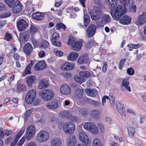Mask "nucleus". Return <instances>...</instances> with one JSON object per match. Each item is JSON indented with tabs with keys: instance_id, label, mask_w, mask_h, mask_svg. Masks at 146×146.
I'll list each match as a JSON object with an SVG mask.
<instances>
[{
	"instance_id": "dca6fc26",
	"label": "nucleus",
	"mask_w": 146,
	"mask_h": 146,
	"mask_svg": "<svg viewBox=\"0 0 146 146\" xmlns=\"http://www.w3.org/2000/svg\"><path fill=\"white\" fill-rule=\"evenodd\" d=\"M119 19V22L121 23L128 25L131 23V19L130 17L126 15H122Z\"/></svg>"
},
{
	"instance_id": "423d86ee",
	"label": "nucleus",
	"mask_w": 146,
	"mask_h": 146,
	"mask_svg": "<svg viewBox=\"0 0 146 146\" xmlns=\"http://www.w3.org/2000/svg\"><path fill=\"white\" fill-rule=\"evenodd\" d=\"M36 96V91L32 90H29L26 95L25 100L26 102L28 104H31L34 100Z\"/></svg>"
},
{
	"instance_id": "c9c22d12",
	"label": "nucleus",
	"mask_w": 146,
	"mask_h": 146,
	"mask_svg": "<svg viewBox=\"0 0 146 146\" xmlns=\"http://www.w3.org/2000/svg\"><path fill=\"white\" fill-rule=\"evenodd\" d=\"M86 92L91 96H96L97 94V91L96 89L91 90L90 89H86Z\"/></svg>"
},
{
	"instance_id": "b1692460",
	"label": "nucleus",
	"mask_w": 146,
	"mask_h": 146,
	"mask_svg": "<svg viewBox=\"0 0 146 146\" xmlns=\"http://www.w3.org/2000/svg\"><path fill=\"white\" fill-rule=\"evenodd\" d=\"M36 78L34 75L29 76L27 78V84L28 86L31 87L33 83L35 81Z\"/></svg>"
},
{
	"instance_id": "a19ab883",
	"label": "nucleus",
	"mask_w": 146,
	"mask_h": 146,
	"mask_svg": "<svg viewBox=\"0 0 146 146\" xmlns=\"http://www.w3.org/2000/svg\"><path fill=\"white\" fill-rule=\"evenodd\" d=\"M88 103L90 104L95 107H98L100 105V103L94 100L88 99Z\"/></svg>"
},
{
	"instance_id": "aec40b11",
	"label": "nucleus",
	"mask_w": 146,
	"mask_h": 146,
	"mask_svg": "<svg viewBox=\"0 0 146 146\" xmlns=\"http://www.w3.org/2000/svg\"><path fill=\"white\" fill-rule=\"evenodd\" d=\"M44 17V15L43 13H40L36 12L33 14L32 17L34 19L37 21L42 20Z\"/></svg>"
},
{
	"instance_id": "cd10ccee",
	"label": "nucleus",
	"mask_w": 146,
	"mask_h": 146,
	"mask_svg": "<svg viewBox=\"0 0 146 146\" xmlns=\"http://www.w3.org/2000/svg\"><path fill=\"white\" fill-rule=\"evenodd\" d=\"M90 18L89 16L87 14H85L84 16V26L82 24H81L80 25V27L84 28H86L90 23Z\"/></svg>"
},
{
	"instance_id": "4468645a",
	"label": "nucleus",
	"mask_w": 146,
	"mask_h": 146,
	"mask_svg": "<svg viewBox=\"0 0 146 146\" xmlns=\"http://www.w3.org/2000/svg\"><path fill=\"white\" fill-rule=\"evenodd\" d=\"M59 106L57 101L55 100H53L48 102L46 104V107L48 109L52 110H56Z\"/></svg>"
},
{
	"instance_id": "3c124183",
	"label": "nucleus",
	"mask_w": 146,
	"mask_h": 146,
	"mask_svg": "<svg viewBox=\"0 0 146 146\" xmlns=\"http://www.w3.org/2000/svg\"><path fill=\"white\" fill-rule=\"evenodd\" d=\"M20 137V136H19V135H17L16 137H15V139H13L12 142L13 143H11L10 145L11 146H13L15 145Z\"/></svg>"
},
{
	"instance_id": "5fc2aeb1",
	"label": "nucleus",
	"mask_w": 146,
	"mask_h": 146,
	"mask_svg": "<svg viewBox=\"0 0 146 146\" xmlns=\"http://www.w3.org/2000/svg\"><path fill=\"white\" fill-rule=\"evenodd\" d=\"M127 72L129 75H132L134 73V70L132 68H129L127 70Z\"/></svg>"
},
{
	"instance_id": "c85d7f7f",
	"label": "nucleus",
	"mask_w": 146,
	"mask_h": 146,
	"mask_svg": "<svg viewBox=\"0 0 146 146\" xmlns=\"http://www.w3.org/2000/svg\"><path fill=\"white\" fill-rule=\"evenodd\" d=\"M76 110L77 112L78 111L79 113L84 117L87 116L88 114L87 110L85 108H81L79 107H77Z\"/></svg>"
},
{
	"instance_id": "79ce46f5",
	"label": "nucleus",
	"mask_w": 146,
	"mask_h": 146,
	"mask_svg": "<svg viewBox=\"0 0 146 146\" xmlns=\"http://www.w3.org/2000/svg\"><path fill=\"white\" fill-rule=\"evenodd\" d=\"M5 3L10 7L12 8L14 6L15 4V0H4Z\"/></svg>"
},
{
	"instance_id": "ea45409f",
	"label": "nucleus",
	"mask_w": 146,
	"mask_h": 146,
	"mask_svg": "<svg viewBox=\"0 0 146 146\" xmlns=\"http://www.w3.org/2000/svg\"><path fill=\"white\" fill-rule=\"evenodd\" d=\"M80 76L84 79L85 78H88L90 77V74L88 72L82 71L80 72Z\"/></svg>"
},
{
	"instance_id": "774afa93",
	"label": "nucleus",
	"mask_w": 146,
	"mask_h": 146,
	"mask_svg": "<svg viewBox=\"0 0 146 146\" xmlns=\"http://www.w3.org/2000/svg\"><path fill=\"white\" fill-rule=\"evenodd\" d=\"M109 99V98L107 96H104L102 99V103L103 106H104V104L106 102V100H108Z\"/></svg>"
},
{
	"instance_id": "6e6d98bb",
	"label": "nucleus",
	"mask_w": 146,
	"mask_h": 146,
	"mask_svg": "<svg viewBox=\"0 0 146 146\" xmlns=\"http://www.w3.org/2000/svg\"><path fill=\"white\" fill-rule=\"evenodd\" d=\"M109 101L111 106H114L115 104L114 96H111L110 98H109Z\"/></svg>"
},
{
	"instance_id": "39448f33",
	"label": "nucleus",
	"mask_w": 146,
	"mask_h": 146,
	"mask_svg": "<svg viewBox=\"0 0 146 146\" xmlns=\"http://www.w3.org/2000/svg\"><path fill=\"white\" fill-rule=\"evenodd\" d=\"M68 44L72 46V49L76 51L80 50L82 45L81 42L79 41L76 42L74 41L73 40V38H69L68 42Z\"/></svg>"
},
{
	"instance_id": "13d9d810",
	"label": "nucleus",
	"mask_w": 146,
	"mask_h": 146,
	"mask_svg": "<svg viewBox=\"0 0 146 146\" xmlns=\"http://www.w3.org/2000/svg\"><path fill=\"white\" fill-rule=\"evenodd\" d=\"M117 110L121 115L123 116H125V111L124 108H122Z\"/></svg>"
},
{
	"instance_id": "e2e57ef3",
	"label": "nucleus",
	"mask_w": 146,
	"mask_h": 146,
	"mask_svg": "<svg viewBox=\"0 0 146 146\" xmlns=\"http://www.w3.org/2000/svg\"><path fill=\"white\" fill-rule=\"evenodd\" d=\"M13 139L9 137L7 138L6 140L5 143L7 145L10 144V145L11 143H13L12 142Z\"/></svg>"
},
{
	"instance_id": "0eeeda50",
	"label": "nucleus",
	"mask_w": 146,
	"mask_h": 146,
	"mask_svg": "<svg viewBox=\"0 0 146 146\" xmlns=\"http://www.w3.org/2000/svg\"><path fill=\"white\" fill-rule=\"evenodd\" d=\"M84 128L87 130L90 131L94 134H96L98 132V131L97 127L92 123H86L84 125Z\"/></svg>"
},
{
	"instance_id": "49530a36",
	"label": "nucleus",
	"mask_w": 146,
	"mask_h": 146,
	"mask_svg": "<svg viewBox=\"0 0 146 146\" xmlns=\"http://www.w3.org/2000/svg\"><path fill=\"white\" fill-rule=\"evenodd\" d=\"M38 30V29L35 27L34 25H31L30 29V33L31 34L33 35L35 32H37Z\"/></svg>"
},
{
	"instance_id": "f3484780",
	"label": "nucleus",
	"mask_w": 146,
	"mask_h": 146,
	"mask_svg": "<svg viewBox=\"0 0 146 146\" xmlns=\"http://www.w3.org/2000/svg\"><path fill=\"white\" fill-rule=\"evenodd\" d=\"M59 35L56 33H54L52 36V41L53 44L56 46H60L61 42L58 41L59 39Z\"/></svg>"
},
{
	"instance_id": "9b49d317",
	"label": "nucleus",
	"mask_w": 146,
	"mask_h": 146,
	"mask_svg": "<svg viewBox=\"0 0 146 146\" xmlns=\"http://www.w3.org/2000/svg\"><path fill=\"white\" fill-rule=\"evenodd\" d=\"M96 26L93 25H90L87 29L86 31V36L88 38L93 36L96 32Z\"/></svg>"
},
{
	"instance_id": "412c9836",
	"label": "nucleus",
	"mask_w": 146,
	"mask_h": 146,
	"mask_svg": "<svg viewBox=\"0 0 146 146\" xmlns=\"http://www.w3.org/2000/svg\"><path fill=\"white\" fill-rule=\"evenodd\" d=\"M23 48L25 53L28 55L30 54L32 52V46L29 43L26 44L25 45Z\"/></svg>"
},
{
	"instance_id": "2f4dec72",
	"label": "nucleus",
	"mask_w": 146,
	"mask_h": 146,
	"mask_svg": "<svg viewBox=\"0 0 146 146\" xmlns=\"http://www.w3.org/2000/svg\"><path fill=\"white\" fill-rule=\"evenodd\" d=\"M139 22L140 25H142L146 22V14L143 13L139 17Z\"/></svg>"
},
{
	"instance_id": "a211bd4d",
	"label": "nucleus",
	"mask_w": 146,
	"mask_h": 146,
	"mask_svg": "<svg viewBox=\"0 0 146 146\" xmlns=\"http://www.w3.org/2000/svg\"><path fill=\"white\" fill-rule=\"evenodd\" d=\"M13 9V12L15 13H18L20 12L22 9L21 4L18 1H16L15 4Z\"/></svg>"
},
{
	"instance_id": "8fccbe9b",
	"label": "nucleus",
	"mask_w": 146,
	"mask_h": 146,
	"mask_svg": "<svg viewBox=\"0 0 146 146\" xmlns=\"http://www.w3.org/2000/svg\"><path fill=\"white\" fill-rule=\"evenodd\" d=\"M74 79L76 82L80 83H82L84 81V79L80 76L75 77Z\"/></svg>"
},
{
	"instance_id": "a18cd8bd",
	"label": "nucleus",
	"mask_w": 146,
	"mask_h": 146,
	"mask_svg": "<svg viewBox=\"0 0 146 146\" xmlns=\"http://www.w3.org/2000/svg\"><path fill=\"white\" fill-rule=\"evenodd\" d=\"M129 135L131 137L133 136L134 134L135 133V128L131 127V126L127 127Z\"/></svg>"
},
{
	"instance_id": "f704fd0d",
	"label": "nucleus",
	"mask_w": 146,
	"mask_h": 146,
	"mask_svg": "<svg viewBox=\"0 0 146 146\" xmlns=\"http://www.w3.org/2000/svg\"><path fill=\"white\" fill-rule=\"evenodd\" d=\"M26 90V86L25 85L20 84L19 82H17V91L20 92L25 91Z\"/></svg>"
},
{
	"instance_id": "473e14b6",
	"label": "nucleus",
	"mask_w": 146,
	"mask_h": 146,
	"mask_svg": "<svg viewBox=\"0 0 146 146\" xmlns=\"http://www.w3.org/2000/svg\"><path fill=\"white\" fill-rule=\"evenodd\" d=\"M84 93L83 90L79 88L76 89L75 92V97L79 99L81 98L83 96Z\"/></svg>"
},
{
	"instance_id": "7c9ffc66",
	"label": "nucleus",
	"mask_w": 146,
	"mask_h": 146,
	"mask_svg": "<svg viewBox=\"0 0 146 146\" xmlns=\"http://www.w3.org/2000/svg\"><path fill=\"white\" fill-rule=\"evenodd\" d=\"M52 146H60L62 144L61 141L57 138H54L51 141Z\"/></svg>"
},
{
	"instance_id": "a878e982",
	"label": "nucleus",
	"mask_w": 146,
	"mask_h": 146,
	"mask_svg": "<svg viewBox=\"0 0 146 146\" xmlns=\"http://www.w3.org/2000/svg\"><path fill=\"white\" fill-rule=\"evenodd\" d=\"M59 115L62 118L67 119L71 116V113L68 110H63L60 113Z\"/></svg>"
},
{
	"instance_id": "1a4fd4ad",
	"label": "nucleus",
	"mask_w": 146,
	"mask_h": 146,
	"mask_svg": "<svg viewBox=\"0 0 146 146\" xmlns=\"http://www.w3.org/2000/svg\"><path fill=\"white\" fill-rule=\"evenodd\" d=\"M35 128L33 125L29 126L26 131V138L27 140H30L34 137L35 134Z\"/></svg>"
},
{
	"instance_id": "37998d69",
	"label": "nucleus",
	"mask_w": 146,
	"mask_h": 146,
	"mask_svg": "<svg viewBox=\"0 0 146 146\" xmlns=\"http://www.w3.org/2000/svg\"><path fill=\"white\" fill-rule=\"evenodd\" d=\"M49 45L48 42L45 40L42 41L40 44V48L42 49L45 48H47Z\"/></svg>"
},
{
	"instance_id": "69168bd1",
	"label": "nucleus",
	"mask_w": 146,
	"mask_h": 146,
	"mask_svg": "<svg viewBox=\"0 0 146 146\" xmlns=\"http://www.w3.org/2000/svg\"><path fill=\"white\" fill-rule=\"evenodd\" d=\"M98 126L101 131L103 132L104 131V129L103 124L101 123H99L98 124Z\"/></svg>"
},
{
	"instance_id": "c756f323",
	"label": "nucleus",
	"mask_w": 146,
	"mask_h": 146,
	"mask_svg": "<svg viewBox=\"0 0 146 146\" xmlns=\"http://www.w3.org/2000/svg\"><path fill=\"white\" fill-rule=\"evenodd\" d=\"M35 61L33 60H31L30 63L28 65L26 68L25 72L23 74V76H25L26 74L31 73L30 70L31 68L34 64Z\"/></svg>"
},
{
	"instance_id": "603ef678",
	"label": "nucleus",
	"mask_w": 146,
	"mask_h": 146,
	"mask_svg": "<svg viewBox=\"0 0 146 146\" xmlns=\"http://www.w3.org/2000/svg\"><path fill=\"white\" fill-rule=\"evenodd\" d=\"M92 146H101L100 140L97 138L95 139L93 141Z\"/></svg>"
},
{
	"instance_id": "680f3d73",
	"label": "nucleus",
	"mask_w": 146,
	"mask_h": 146,
	"mask_svg": "<svg viewBox=\"0 0 146 146\" xmlns=\"http://www.w3.org/2000/svg\"><path fill=\"white\" fill-rule=\"evenodd\" d=\"M25 137H23L20 140L19 143L18 144V145L20 146L22 145L25 141Z\"/></svg>"
},
{
	"instance_id": "f8f14e48",
	"label": "nucleus",
	"mask_w": 146,
	"mask_h": 146,
	"mask_svg": "<svg viewBox=\"0 0 146 146\" xmlns=\"http://www.w3.org/2000/svg\"><path fill=\"white\" fill-rule=\"evenodd\" d=\"M29 37V32L27 31L20 35L19 40L21 45L27 42Z\"/></svg>"
},
{
	"instance_id": "7ed1b4c3",
	"label": "nucleus",
	"mask_w": 146,
	"mask_h": 146,
	"mask_svg": "<svg viewBox=\"0 0 146 146\" xmlns=\"http://www.w3.org/2000/svg\"><path fill=\"white\" fill-rule=\"evenodd\" d=\"M38 95L44 100L48 101L54 97V94L51 90H44L39 92Z\"/></svg>"
},
{
	"instance_id": "052dcab7",
	"label": "nucleus",
	"mask_w": 146,
	"mask_h": 146,
	"mask_svg": "<svg viewBox=\"0 0 146 146\" xmlns=\"http://www.w3.org/2000/svg\"><path fill=\"white\" fill-rule=\"evenodd\" d=\"M116 106L117 109V110L122 108H123V105L119 102L116 103Z\"/></svg>"
},
{
	"instance_id": "9d476101",
	"label": "nucleus",
	"mask_w": 146,
	"mask_h": 146,
	"mask_svg": "<svg viewBox=\"0 0 146 146\" xmlns=\"http://www.w3.org/2000/svg\"><path fill=\"white\" fill-rule=\"evenodd\" d=\"M79 138L80 140L85 144L86 146H89L90 141L84 132L81 131L79 133Z\"/></svg>"
},
{
	"instance_id": "bf43d9fd",
	"label": "nucleus",
	"mask_w": 146,
	"mask_h": 146,
	"mask_svg": "<svg viewBox=\"0 0 146 146\" xmlns=\"http://www.w3.org/2000/svg\"><path fill=\"white\" fill-rule=\"evenodd\" d=\"M103 66L102 68V70L104 72H105L107 69V63L105 61L103 62Z\"/></svg>"
},
{
	"instance_id": "72a5a7b5",
	"label": "nucleus",
	"mask_w": 146,
	"mask_h": 146,
	"mask_svg": "<svg viewBox=\"0 0 146 146\" xmlns=\"http://www.w3.org/2000/svg\"><path fill=\"white\" fill-rule=\"evenodd\" d=\"M78 57V54L77 53L72 52L67 56V59L72 61L76 59Z\"/></svg>"
},
{
	"instance_id": "6e6552de",
	"label": "nucleus",
	"mask_w": 146,
	"mask_h": 146,
	"mask_svg": "<svg viewBox=\"0 0 146 146\" xmlns=\"http://www.w3.org/2000/svg\"><path fill=\"white\" fill-rule=\"evenodd\" d=\"M74 124L72 122L66 123L63 125V130L67 134L72 133L74 132Z\"/></svg>"
},
{
	"instance_id": "bb28decb",
	"label": "nucleus",
	"mask_w": 146,
	"mask_h": 146,
	"mask_svg": "<svg viewBox=\"0 0 146 146\" xmlns=\"http://www.w3.org/2000/svg\"><path fill=\"white\" fill-rule=\"evenodd\" d=\"M89 60V58L87 56L83 55L78 58L77 61L79 63L82 64L87 63Z\"/></svg>"
},
{
	"instance_id": "4c0bfd02",
	"label": "nucleus",
	"mask_w": 146,
	"mask_h": 146,
	"mask_svg": "<svg viewBox=\"0 0 146 146\" xmlns=\"http://www.w3.org/2000/svg\"><path fill=\"white\" fill-rule=\"evenodd\" d=\"M129 84V81L127 79H124L122 82V87H125L128 91L130 92L131 90L130 87L128 86Z\"/></svg>"
},
{
	"instance_id": "0e129e2a",
	"label": "nucleus",
	"mask_w": 146,
	"mask_h": 146,
	"mask_svg": "<svg viewBox=\"0 0 146 146\" xmlns=\"http://www.w3.org/2000/svg\"><path fill=\"white\" fill-rule=\"evenodd\" d=\"M5 39L7 40H9L11 39L12 37L10 34L9 33H6L5 36Z\"/></svg>"
},
{
	"instance_id": "f03ea898",
	"label": "nucleus",
	"mask_w": 146,
	"mask_h": 146,
	"mask_svg": "<svg viewBox=\"0 0 146 146\" xmlns=\"http://www.w3.org/2000/svg\"><path fill=\"white\" fill-rule=\"evenodd\" d=\"M111 9L110 12L113 18L116 20H119L120 17L127 12L126 7L119 5Z\"/></svg>"
},
{
	"instance_id": "4be33fe9",
	"label": "nucleus",
	"mask_w": 146,
	"mask_h": 146,
	"mask_svg": "<svg viewBox=\"0 0 146 146\" xmlns=\"http://www.w3.org/2000/svg\"><path fill=\"white\" fill-rule=\"evenodd\" d=\"M74 67V65L73 64L66 62L61 66V68L63 70H69L73 69Z\"/></svg>"
},
{
	"instance_id": "5701e85b",
	"label": "nucleus",
	"mask_w": 146,
	"mask_h": 146,
	"mask_svg": "<svg viewBox=\"0 0 146 146\" xmlns=\"http://www.w3.org/2000/svg\"><path fill=\"white\" fill-rule=\"evenodd\" d=\"M48 85V81L46 80H41L39 82L38 88L39 89H41L47 88Z\"/></svg>"
},
{
	"instance_id": "2eb2a0df",
	"label": "nucleus",
	"mask_w": 146,
	"mask_h": 146,
	"mask_svg": "<svg viewBox=\"0 0 146 146\" xmlns=\"http://www.w3.org/2000/svg\"><path fill=\"white\" fill-rule=\"evenodd\" d=\"M60 92L65 95L70 94L71 93V90L68 85L64 84L62 85L60 88Z\"/></svg>"
},
{
	"instance_id": "f257e3e1",
	"label": "nucleus",
	"mask_w": 146,
	"mask_h": 146,
	"mask_svg": "<svg viewBox=\"0 0 146 146\" xmlns=\"http://www.w3.org/2000/svg\"><path fill=\"white\" fill-rule=\"evenodd\" d=\"M94 2L98 5L94 7L93 10H89V13L92 19L97 20L100 19L102 15V7L101 5L100 2L98 0H94Z\"/></svg>"
},
{
	"instance_id": "20e7f679",
	"label": "nucleus",
	"mask_w": 146,
	"mask_h": 146,
	"mask_svg": "<svg viewBox=\"0 0 146 146\" xmlns=\"http://www.w3.org/2000/svg\"><path fill=\"white\" fill-rule=\"evenodd\" d=\"M49 137V134L47 131L41 130L37 133L36 139L38 142L42 143L47 141Z\"/></svg>"
},
{
	"instance_id": "338daca9",
	"label": "nucleus",
	"mask_w": 146,
	"mask_h": 146,
	"mask_svg": "<svg viewBox=\"0 0 146 146\" xmlns=\"http://www.w3.org/2000/svg\"><path fill=\"white\" fill-rule=\"evenodd\" d=\"M40 58L44 57L45 55V52L42 50H40L38 54Z\"/></svg>"
},
{
	"instance_id": "6ab92c4d",
	"label": "nucleus",
	"mask_w": 146,
	"mask_h": 146,
	"mask_svg": "<svg viewBox=\"0 0 146 146\" xmlns=\"http://www.w3.org/2000/svg\"><path fill=\"white\" fill-rule=\"evenodd\" d=\"M45 62L43 61H39L34 66V69L36 70H39L44 69L46 67Z\"/></svg>"
},
{
	"instance_id": "e433bc0d",
	"label": "nucleus",
	"mask_w": 146,
	"mask_h": 146,
	"mask_svg": "<svg viewBox=\"0 0 146 146\" xmlns=\"http://www.w3.org/2000/svg\"><path fill=\"white\" fill-rule=\"evenodd\" d=\"M107 3L108 5L109 8L112 9L116 7V3L115 0H107Z\"/></svg>"
},
{
	"instance_id": "864d4df0",
	"label": "nucleus",
	"mask_w": 146,
	"mask_h": 146,
	"mask_svg": "<svg viewBox=\"0 0 146 146\" xmlns=\"http://www.w3.org/2000/svg\"><path fill=\"white\" fill-rule=\"evenodd\" d=\"M121 3L123 5V6L125 7L129 3L130 0H119Z\"/></svg>"
},
{
	"instance_id": "393cba45",
	"label": "nucleus",
	"mask_w": 146,
	"mask_h": 146,
	"mask_svg": "<svg viewBox=\"0 0 146 146\" xmlns=\"http://www.w3.org/2000/svg\"><path fill=\"white\" fill-rule=\"evenodd\" d=\"M76 143V139L74 136L73 135H71L67 141L68 146H75Z\"/></svg>"
},
{
	"instance_id": "c03bdc74",
	"label": "nucleus",
	"mask_w": 146,
	"mask_h": 146,
	"mask_svg": "<svg viewBox=\"0 0 146 146\" xmlns=\"http://www.w3.org/2000/svg\"><path fill=\"white\" fill-rule=\"evenodd\" d=\"M110 17L108 15H106L103 16L102 18V21L104 23H109L110 21Z\"/></svg>"
},
{
	"instance_id": "de8ad7c7",
	"label": "nucleus",
	"mask_w": 146,
	"mask_h": 146,
	"mask_svg": "<svg viewBox=\"0 0 146 146\" xmlns=\"http://www.w3.org/2000/svg\"><path fill=\"white\" fill-rule=\"evenodd\" d=\"M31 113V110H29L26 112L24 115V119L25 121H27V119L29 117Z\"/></svg>"
},
{
	"instance_id": "58836bf2",
	"label": "nucleus",
	"mask_w": 146,
	"mask_h": 146,
	"mask_svg": "<svg viewBox=\"0 0 146 146\" xmlns=\"http://www.w3.org/2000/svg\"><path fill=\"white\" fill-rule=\"evenodd\" d=\"M99 113L98 111L94 110L91 112L90 115L93 119H98L99 118Z\"/></svg>"
},
{
	"instance_id": "4d7b16f0",
	"label": "nucleus",
	"mask_w": 146,
	"mask_h": 146,
	"mask_svg": "<svg viewBox=\"0 0 146 146\" xmlns=\"http://www.w3.org/2000/svg\"><path fill=\"white\" fill-rule=\"evenodd\" d=\"M141 45L140 44H130L128 45V46L131 48L136 49L140 47Z\"/></svg>"
},
{
	"instance_id": "09e8293b",
	"label": "nucleus",
	"mask_w": 146,
	"mask_h": 146,
	"mask_svg": "<svg viewBox=\"0 0 146 146\" xmlns=\"http://www.w3.org/2000/svg\"><path fill=\"white\" fill-rule=\"evenodd\" d=\"M56 29L58 30H59L61 29H62L64 30H65L66 29L65 26L63 23H58L56 25Z\"/></svg>"
},
{
	"instance_id": "ddd939ff",
	"label": "nucleus",
	"mask_w": 146,
	"mask_h": 146,
	"mask_svg": "<svg viewBox=\"0 0 146 146\" xmlns=\"http://www.w3.org/2000/svg\"><path fill=\"white\" fill-rule=\"evenodd\" d=\"M28 23L23 19L20 20L17 23V27L19 31H24L28 26Z\"/></svg>"
}]
</instances>
